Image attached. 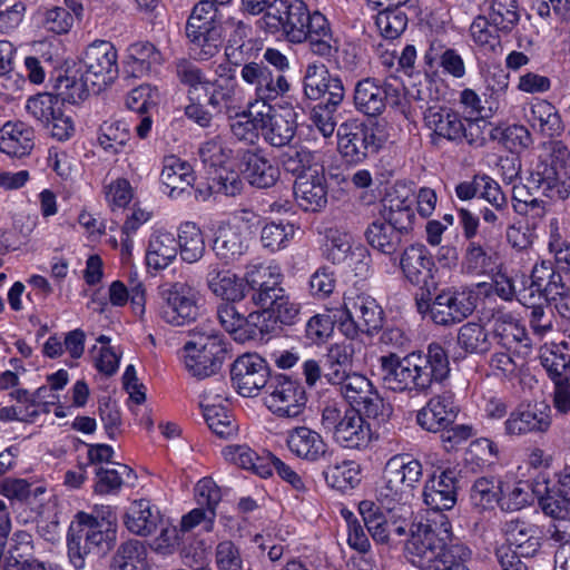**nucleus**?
<instances>
[{
    "instance_id": "nucleus-64",
    "label": "nucleus",
    "mask_w": 570,
    "mask_h": 570,
    "mask_svg": "<svg viewBox=\"0 0 570 570\" xmlns=\"http://www.w3.org/2000/svg\"><path fill=\"white\" fill-rule=\"evenodd\" d=\"M375 24L385 39L399 38L407 27V16L401 9L385 8L375 19Z\"/></svg>"
},
{
    "instance_id": "nucleus-59",
    "label": "nucleus",
    "mask_w": 570,
    "mask_h": 570,
    "mask_svg": "<svg viewBox=\"0 0 570 570\" xmlns=\"http://www.w3.org/2000/svg\"><path fill=\"white\" fill-rule=\"evenodd\" d=\"M527 278L524 275L509 276L498 273L493 281V292L500 298L511 302L517 298L523 305H528Z\"/></svg>"
},
{
    "instance_id": "nucleus-8",
    "label": "nucleus",
    "mask_w": 570,
    "mask_h": 570,
    "mask_svg": "<svg viewBox=\"0 0 570 570\" xmlns=\"http://www.w3.org/2000/svg\"><path fill=\"white\" fill-rule=\"evenodd\" d=\"M448 541H452L451 523L441 515L439 523L420 524L417 531L412 533L406 544L407 558L422 570L432 569Z\"/></svg>"
},
{
    "instance_id": "nucleus-14",
    "label": "nucleus",
    "mask_w": 570,
    "mask_h": 570,
    "mask_svg": "<svg viewBox=\"0 0 570 570\" xmlns=\"http://www.w3.org/2000/svg\"><path fill=\"white\" fill-rule=\"evenodd\" d=\"M265 404L278 417H297L306 406L307 397L303 385L285 375L271 377Z\"/></svg>"
},
{
    "instance_id": "nucleus-9",
    "label": "nucleus",
    "mask_w": 570,
    "mask_h": 570,
    "mask_svg": "<svg viewBox=\"0 0 570 570\" xmlns=\"http://www.w3.org/2000/svg\"><path fill=\"white\" fill-rule=\"evenodd\" d=\"M343 309L346 318L340 324L341 331L348 338L358 333L373 335L383 327L384 312L372 296L360 293L344 297Z\"/></svg>"
},
{
    "instance_id": "nucleus-20",
    "label": "nucleus",
    "mask_w": 570,
    "mask_h": 570,
    "mask_svg": "<svg viewBox=\"0 0 570 570\" xmlns=\"http://www.w3.org/2000/svg\"><path fill=\"white\" fill-rule=\"evenodd\" d=\"M286 445L293 455L308 463L323 462L334 454L323 435L305 425L287 431Z\"/></svg>"
},
{
    "instance_id": "nucleus-29",
    "label": "nucleus",
    "mask_w": 570,
    "mask_h": 570,
    "mask_svg": "<svg viewBox=\"0 0 570 570\" xmlns=\"http://www.w3.org/2000/svg\"><path fill=\"white\" fill-rule=\"evenodd\" d=\"M215 79H209L212 91L208 95V106L216 111L230 107L236 99L237 81L235 71L228 62L215 68Z\"/></svg>"
},
{
    "instance_id": "nucleus-49",
    "label": "nucleus",
    "mask_w": 570,
    "mask_h": 570,
    "mask_svg": "<svg viewBox=\"0 0 570 570\" xmlns=\"http://www.w3.org/2000/svg\"><path fill=\"white\" fill-rule=\"evenodd\" d=\"M491 335L508 351L528 341L525 328L511 314H500L493 318Z\"/></svg>"
},
{
    "instance_id": "nucleus-60",
    "label": "nucleus",
    "mask_w": 570,
    "mask_h": 570,
    "mask_svg": "<svg viewBox=\"0 0 570 570\" xmlns=\"http://www.w3.org/2000/svg\"><path fill=\"white\" fill-rule=\"evenodd\" d=\"M540 362L553 384L570 380V355L559 346L542 350Z\"/></svg>"
},
{
    "instance_id": "nucleus-6",
    "label": "nucleus",
    "mask_w": 570,
    "mask_h": 570,
    "mask_svg": "<svg viewBox=\"0 0 570 570\" xmlns=\"http://www.w3.org/2000/svg\"><path fill=\"white\" fill-rule=\"evenodd\" d=\"M361 412L346 404H327L322 410L321 426L341 448L365 449L371 443L372 434Z\"/></svg>"
},
{
    "instance_id": "nucleus-3",
    "label": "nucleus",
    "mask_w": 570,
    "mask_h": 570,
    "mask_svg": "<svg viewBox=\"0 0 570 570\" xmlns=\"http://www.w3.org/2000/svg\"><path fill=\"white\" fill-rule=\"evenodd\" d=\"M245 281L252 289V302L269 311L276 322L284 325L295 323L299 314L296 304L282 286L284 275L275 264H250L245 273Z\"/></svg>"
},
{
    "instance_id": "nucleus-1",
    "label": "nucleus",
    "mask_w": 570,
    "mask_h": 570,
    "mask_svg": "<svg viewBox=\"0 0 570 570\" xmlns=\"http://www.w3.org/2000/svg\"><path fill=\"white\" fill-rule=\"evenodd\" d=\"M379 362L385 387L399 393H425L434 382H442L450 373L448 353L439 343H431L426 353L412 352L403 357L389 352Z\"/></svg>"
},
{
    "instance_id": "nucleus-7",
    "label": "nucleus",
    "mask_w": 570,
    "mask_h": 570,
    "mask_svg": "<svg viewBox=\"0 0 570 570\" xmlns=\"http://www.w3.org/2000/svg\"><path fill=\"white\" fill-rule=\"evenodd\" d=\"M424 126L432 131V142L445 139L454 144L466 142L470 146L481 147L485 138L478 120L462 118L452 108L433 105L423 112Z\"/></svg>"
},
{
    "instance_id": "nucleus-55",
    "label": "nucleus",
    "mask_w": 570,
    "mask_h": 570,
    "mask_svg": "<svg viewBox=\"0 0 570 570\" xmlns=\"http://www.w3.org/2000/svg\"><path fill=\"white\" fill-rule=\"evenodd\" d=\"M53 88L60 101L69 104H78L85 100L90 92L94 94V87L86 80L83 72L80 78L70 75L59 76Z\"/></svg>"
},
{
    "instance_id": "nucleus-45",
    "label": "nucleus",
    "mask_w": 570,
    "mask_h": 570,
    "mask_svg": "<svg viewBox=\"0 0 570 570\" xmlns=\"http://www.w3.org/2000/svg\"><path fill=\"white\" fill-rule=\"evenodd\" d=\"M177 247L184 262L193 264L198 262L205 254L206 245L200 228L190 222L180 225Z\"/></svg>"
},
{
    "instance_id": "nucleus-27",
    "label": "nucleus",
    "mask_w": 570,
    "mask_h": 570,
    "mask_svg": "<svg viewBox=\"0 0 570 570\" xmlns=\"http://www.w3.org/2000/svg\"><path fill=\"white\" fill-rule=\"evenodd\" d=\"M503 533L507 543L523 558H533L541 549V537L538 528L520 519L504 523Z\"/></svg>"
},
{
    "instance_id": "nucleus-2",
    "label": "nucleus",
    "mask_w": 570,
    "mask_h": 570,
    "mask_svg": "<svg viewBox=\"0 0 570 570\" xmlns=\"http://www.w3.org/2000/svg\"><path fill=\"white\" fill-rule=\"evenodd\" d=\"M77 529L70 528L68 534V557L75 569L85 567V556L97 552L106 553L117 535V518L109 507L95 510L92 513L79 512Z\"/></svg>"
},
{
    "instance_id": "nucleus-40",
    "label": "nucleus",
    "mask_w": 570,
    "mask_h": 570,
    "mask_svg": "<svg viewBox=\"0 0 570 570\" xmlns=\"http://www.w3.org/2000/svg\"><path fill=\"white\" fill-rule=\"evenodd\" d=\"M223 455L226 461L245 470H250L261 478L269 476L268 453L259 456L253 449L246 444H232L223 449Z\"/></svg>"
},
{
    "instance_id": "nucleus-34",
    "label": "nucleus",
    "mask_w": 570,
    "mask_h": 570,
    "mask_svg": "<svg viewBox=\"0 0 570 570\" xmlns=\"http://www.w3.org/2000/svg\"><path fill=\"white\" fill-rule=\"evenodd\" d=\"M305 42L312 53L330 59L338 51V40L334 38L331 24L324 14H316L306 29Z\"/></svg>"
},
{
    "instance_id": "nucleus-43",
    "label": "nucleus",
    "mask_w": 570,
    "mask_h": 570,
    "mask_svg": "<svg viewBox=\"0 0 570 570\" xmlns=\"http://www.w3.org/2000/svg\"><path fill=\"white\" fill-rule=\"evenodd\" d=\"M494 265V252L490 245L481 244L475 239L469 240L462 261L464 273L475 276L484 275L492 271Z\"/></svg>"
},
{
    "instance_id": "nucleus-25",
    "label": "nucleus",
    "mask_w": 570,
    "mask_h": 570,
    "mask_svg": "<svg viewBox=\"0 0 570 570\" xmlns=\"http://www.w3.org/2000/svg\"><path fill=\"white\" fill-rule=\"evenodd\" d=\"M293 193L297 205L305 212L317 213L327 204V181L324 169L312 170L295 179Z\"/></svg>"
},
{
    "instance_id": "nucleus-28",
    "label": "nucleus",
    "mask_w": 570,
    "mask_h": 570,
    "mask_svg": "<svg viewBox=\"0 0 570 570\" xmlns=\"http://www.w3.org/2000/svg\"><path fill=\"white\" fill-rule=\"evenodd\" d=\"M35 147V130L23 121H8L0 128V151L21 158Z\"/></svg>"
},
{
    "instance_id": "nucleus-23",
    "label": "nucleus",
    "mask_w": 570,
    "mask_h": 570,
    "mask_svg": "<svg viewBox=\"0 0 570 570\" xmlns=\"http://www.w3.org/2000/svg\"><path fill=\"white\" fill-rule=\"evenodd\" d=\"M459 407L450 392L438 394L429 400L416 414V423L428 432H440L452 425Z\"/></svg>"
},
{
    "instance_id": "nucleus-39",
    "label": "nucleus",
    "mask_w": 570,
    "mask_h": 570,
    "mask_svg": "<svg viewBox=\"0 0 570 570\" xmlns=\"http://www.w3.org/2000/svg\"><path fill=\"white\" fill-rule=\"evenodd\" d=\"M352 350L345 345L334 344L323 356L324 379L332 385H341L351 372Z\"/></svg>"
},
{
    "instance_id": "nucleus-57",
    "label": "nucleus",
    "mask_w": 570,
    "mask_h": 570,
    "mask_svg": "<svg viewBox=\"0 0 570 570\" xmlns=\"http://www.w3.org/2000/svg\"><path fill=\"white\" fill-rule=\"evenodd\" d=\"M200 405L204 419L213 433L222 439H227L236 433V424L225 406L206 403V399Z\"/></svg>"
},
{
    "instance_id": "nucleus-37",
    "label": "nucleus",
    "mask_w": 570,
    "mask_h": 570,
    "mask_svg": "<svg viewBox=\"0 0 570 570\" xmlns=\"http://www.w3.org/2000/svg\"><path fill=\"white\" fill-rule=\"evenodd\" d=\"M177 239L169 232H156L151 235L146 253L147 265L154 269H164L176 259Z\"/></svg>"
},
{
    "instance_id": "nucleus-32",
    "label": "nucleus",
    "mask_w": 570,
    "mask_h": 570,
    "mask_svg": "<svg viewBox=\"0 0 570 570\" xmlns=\"http://www.w3.org/2000/svg\"><path fill=\"white\" fill-rule=\"evenodd\" d=\"M195 180L191 166L170 155L164 158L160 181L168 189L170 197H176L191 187Z\"/></svg>"
},
{
    "instance_id": "nucleus-58",
    "label": "nucleus",
    "mask_w": 570,
    "mask_h": 570,
    "mask_svg": "<svg viewBox=\"0 0 570 570\" xmlns=\"http://www.w3.org/2000/svg\"><path fill=\"white\" fill-rule=\"evenodd\" d=\"M115 465L111 469L98 468L96 470L95 492L97 494H115L121 489L125 478H135L132 469L128 465L121 463Z\"/></svg>"
},
{
    "instance_id": "nucleus-17",
    "label": "nucleus",
    "mask_w": 570,
    "mask_h": 570,
    "mask_svg": "<svg viewBox=\"0 0 570 570\" xmlns=\"http://www.w3.org/2000/svg\"><path fill=\"white\" fill-rule=\"evenodd\" d=\"M230 379L237 392L246 397H253L262 389L267 390L269 371L264 358L257 354L239 356L230 367Z\"/></svg>"
},
{
    "instance_id": "nucleus-4",
    "label": "nucleus",
    "mask_w": 570,
    "mask_h": 570,
    "mask_svg": "<svg viewBox=\"0 0 570 570\" xmlns=\"http://www.w3.org/2000/svg\"><path fill=\"white\" fill-rule=\"evenodd\" d=\"M184 344V364L188 373L199 380L218 373L226 360L224 336L210 323H202L189 332Z\"/></svg>"
},
{
    "instance_id": "nucleus-52",
    "label": "nucleus",
    "mask_w": 570,
    "mask_h": 570,
    "mask_svg": "<svg viewBox=\"0 0 570 570\" xmlns=\"http://www.w3.org/2000/svg\"><path fill=\"white\" fill-rule=\"evenodd\" d=\"M391 473H399V480L411 490H415L423 476L422 463L411 454H395L387 460L385 466Z\"/></svg>"
},
{
    "instance_id": "nucleus-31",
    "label": "nucleus",
    "mask_w": 570,
    "mask_h": 570,
    "mask_svg": "<svg viewBox=\"0 0 570 570\" xmlns=\"http://www.w3.org/2000/svg\"><path fill=\"white\" fill-rule=\"evenodd\" d=\"M161 522L163 518L159 510L144 499L134 501L124 517L126 528L131 533L140 537L154 533Z\"/></svg>"
},
{
    "instance_id": "nucleus-30",
    "label": "nucleus",
    "mask_w": 570,
    "mask_h": 570,
    "mask_svg": "<svg viewBox=\"0 0 570 570\" xmlns=\"http://www.w3.org/2000/svg\"><path fill=\"white\" fill-rule=\"evenodd\" d=\"M210 292L226 303H239L245 297L247 284L230 271H222L217 265H212L206 277Z\"/></svg>"
},
{
    "instance_id": "nucleus-15",
    "label": "nucleus",
    "mask_w": 570,
    "mask_h": 570,
    "mask_svg": "<svg viewBox=\"0 0 570 570\" xmlns=\"http://www.w3.org/2000/svg\"><path fill=\"white\" fill-rule=\"evenodd\" d=\"M552 425L550 405L544 402L521 403L513 409L503 422V433L509 438L529 434H544Z\"/></svg>"
},
{
    "instance_id": "nucleus-54",
    "label": "nucleus",
    "mask_w": 570,
    "mask_h": 570,
    "mask_svg": "<svg viewBox=\"0 0 570 570\" xmlns=\"http://www.w3.org/2000/svg\"><path fill=\"white\" fill-rule=\"evenodd\" d=\"M358 512L362 517V522L373 540L379 543L387 542L390 535L389 523L375 502L370 500L361 501Z\"/></svg>"
},
{
    "instance_id": "nucleus-44",
    "label": "nucleus",
    "mask_w": 570,
    "mask_h": 570,
    "mask_svg": "<svg viewBox=\"0 0 570 570\" xmlns=\"http://www.w3.org/2000/svg\"><path fill=\"white\" fill-rule=\"evenodd\" d=\"M527 120L533 128H538L542 134L553 136L562 129L561 118L554 106L543 99H535L530 104Z\"/></svg>"
},
{
    "instance_id": "nucleus-36",
    "label": "nucleus",
    "mask_w": 570,
    "mask_h": 570,
    "mask_svg": "<svg viewBox=\"0 0 570 570\" xmlns=\"http://www.w3.org/2000/svg\"><path fill=\"white\" fill-rule=\"evenodd\" d=\"M364 237L373 249L393 256L401 248L404 235L382 219H375L366 227Z\"/></svg>"
},
{
    "instance_id": "nucleus-18",
    "label": "nucleus",
    "mask_w": 570,
    "mask_h": 570,
    "mask_svg": "<svg viewBox=\"0 0 570 570\" xmlns=\"http://www.w3.org/2000/svg\"><path fill=\"white\" fill-rule=\"evenodd\" d=\"M556 476L557 481L552 485L546 479H537L533 493L546 515L566 517L570 508V466H566Z\"/></svg>"
},
{
    "instance_id": "nucleus-19",
    "label": "nucleus",
    "mask_w": 570,
    "mask_h": 570,
    "mask_svg": "<svg viewBox=\"0 0 570 570\" xmlns=\"http://www.w3.org/2000/svg\"><path fill=\"white\" fill-rule=\"evenodd\" d=\"M340 386L350 407L362 411L373 419L383 414V399L366 376L354 372Z\"/></svg>"
},
{
    "instance_id": "nucleus-10",
    "label": "nucleus",
    "mask_w": 570,
    "mask_h": 570,
    "mask_svg": "<svg viewBox=\"0 0 570 570\" xmlns=\"http://www.w3.org/2000/svg\"><path fill=\"white\" fill-rule=\"evenodd\" d=\"M118 55L114 45L106 40H96L82 53L81 68L86 80L98 95L108 88L118 77Z\"/></svg>"
},
{
    "instance_id": "nucleus-53",
    "label": "nucleus",
    "mask_w": 570,
    "mask_h": 570,
    "mask_svg": "<svg viewBox=\"0 0 570 570\" xmlns=\"http://www.w3.org/2000/svg\"><path fill=\"white\" fill-rule=\"evenodd\" d=\"M268 122L267 128L263 132V137L271 146H287L295 137L297 125L289 112L287 115L274 114V116L268 119Z\"/></svg>"
},
{
    "instance_id": "nucleus-12",
    "label": "nucleus",
    "mask_w": 570,
    "mask_h": 570,
    "mask_svg": "<svg viewBox=\"0 0 570 570\" xmlns=\"http://www.w3.org/2000/svg\"><path fill=\"white\" fill-rule=\"evenodd\" d=\"M161 305L159 316L173 326H184L198 315L197 292L185 282L165 283L159 286Z\"/></svg>"
},
{
    "instance_id": "nucleus-63",
    "label": "nucleus",
    "mask_w": 570,
    "mask_h": 570,
    "mask_svg": "<svg viewBox=\"0 0 570 570\" xmlns=\"http://www.w3.org/2000/svg\"><path fill=\"white\" fill-rule=\"evenodd\" d=\"M61 107L62 102L60 99L50 92H42L30 97L26 105L27 112L47 127H49L50 119L56 115V111Z\"/></svg>"
},
{
    "instance_id": "nucleus-61",
    "label": "nucleus",
    "mask_w": 570,
    "mask_h": 570,
    "mask_svg": "<svg viewBox=\"0 0 570 570\" xmlns=\"http://www.w3.org/2000/svg\"><path fill=\"white\" fill-rule=\"evenodd\" d=\"M292 0H273L268 11L257 21L258 27L271 35L283 36L289 20Z\"/></svg>"
},
{
    "instance_id": "nucleus-33",
    "label": "nucleus",
    "mask_w": 570,
    "mask_h": 570,
    "mask_svg": "<svg viewBox=\"0 0 570 570\" xmlns=\"http://www.w3.org/2000/svg\"><path fill=\"white\" fill-rule=\"evenodd\" d=\"M247 249V244L238 226L222 224L215 232L213 250L215 255L228 264L238 259Z\"/></svg>"
},
{
    "instance_id": "nucleus-41",
    "label": "nucleus",
    "mask_w": 570,
    "mask_h": 570,
    "mask_svg": "<svg viewBox=\"0 0 570 570\" xmlns=\"http://www.w3.org/2000/svg\"><path fill=\"white\" fill-rule=\"evenodd\" d=\"M190 51L198 60L214 57L222 46V28L203 26L202 29L185 28Z\"/></svg>"
},
{
    "instance_id": "nucleus-42",
    "label": "nucleus",
    "mask_w": 570,
    "mask_h": 570,
    "mask_svg": "<svg viewBox=\"0 0 570 570\" xmlns=\"http://www.w3.org/2000/svg\"><path fill=\"white\" fill-rule=\"evenodd\" d=\"M456 344L466 354L482 355L491 350L492 335L481 323L466 322L458 331Z\"/></svg>"
},
{
    "instance_id": "nucleus-11",
    "label": "nucleus",
    "mask_w": 570,
    "mask_h": 570,
    "mask_svg": "<svg viewBox=\"0 0 570 570\" xmlns=\"http://www.w3.org/2000/svg\"><path fill=\"white\" fill-rule=\"evenodd\" d=\"M402 83L395 77L383 81L375 78L358 80L354 88L355 108L367 116L381 115L387 105L397 106L401 102Z\"/></svg>"
},
{
    "instance_id": "nucleus-48",
    "label": "nucleus",
    "mask_w": 570,
    "mask_h": 570,
    "mask_svg": "<svg viewBox=\"0 0 570 570\" xmlns=\"http://www.w3.org/2000/svg\"><path fill=\"white\" fill-rule=\"evenodd\" d=\"M490 138L511 153H520L533 142L528 128L517 124L494 127L490 132Z\"/></svg>"
},
{
    "instance_id": "nucleus-46",
    "label": "nucleus",
    "mask_w": 570,
    "mask_h": 570,
    "mask_svg": "<svg viewBox=\"0 0 570 570\" xmlns=\"http://www.w3.org/2000/svg\"><path fill=\"white\" fill-rule=\"evenodd\" d=\"M289 20L282 37L291 43H303L306 39L307 28L320 11L309 12L302 0H292V8L288 9Z\"/></svg>"
},
{
    "instance_id": "nucleus-50",
    "label": "nucleus",
    "mask_w": 570,
    "mask_h": 570,
    "mask_svg": "<svg viewBox=\"0 0 570 570\" xmlns=\"http://www.w3.org/2000/svg\"><path fill=\"white\" fill-rule=\"evenodd\" d=\"M130 126L122 120L104 121L99 127L98 142L104 150L119 154L130 140Z\"/></svg>"
},
{
    "instance_id": "nucleus-51",
    "label": "nucleus",
    "mask_w": 570,
    "mask_h": 570,
    "mask_svg": "<svg viewBox=\"0 0 570 570\" xmlns=\"http://www.w3.org/2000/svg\"><path fill=\"white\" fill-rule=\"evenodd\" d=\"M493 28L502 33H510L520 21L517 0H491L488 16Z\"/></svg>"
},
{
    "instance_id": "nucleus-21",
    "label": "nucleus",
    "mask_w": 570,
    "mask_h": 570,
    "mask_svg": "<svg viewBox=\"0 0 570 570\" xmlns=\"http://www.w3.org/2000/svg\"><path fill=\"white\" fill-rule=\"evenodd\" d=\"M410 190L404 186L390 188L383 198L382 220L402 235H409L413 229L415 214Z\"/></svg>"
},
{
    "instance_id": "nucleus-47",
    "label": "nucleus",
    "mask_w": 570,
    "mask_h": 570,
    "mask_svg": "<svg viewBox=\"0 0 570 570\" xmlns=\"http://www.w3.org/2000/svg\"><path fill=\"white\" fill-rule=\"evenodd\" d=\"M146 548L139 540L121 543L115 552L110 570H145Z\"/></svg>"
},
{
    "instance_id": "nucleus-56",
    "label": "nucleus",
    "mask_w": 570,
    "mask_h": 570,
    "mask_svg": "<svg viewBox=\"0 0 570 570\" xmlns=\"http://www.w3.org/2000/svg\"><path fill=\"white\" fill-rule=\"evenodd\" d=\"M533 483L517 482L513 484H501L499 505L504 511H519L532 502Z\"/></svg>"
},
{
    "instance_id": "nucleus-13",
    "label": "nucleus",
    "mask_w": 570,
    "mask_h": 570,
    "mask_svg": "<svg viewBox=\"0 0 570 570\" xmlns=\"http://www.w3.org/2000/svg\"><path fill=\"white\" fill-rule=\"evenodd\" d=\"M476 301L473 291L443 288L432 298L431 321L443 327L456 325L473 314Z\"/></svg>"
},
{
    "instance_id": "nucleus-26",
    "label": "nucleus",
    "mask_w": 570,
    "mask_h": 570,
    "mask_svg": "<svg viewBox=\"0 0 570 570\" xmlns=\"http://www.w3.org/2000/svg\"><path fill=\"white\" fill-rule=\"evenodd\" d=\"M400 267L405 279L416 286H429L435 271L433 256L422 244L410 245L403 250Z\"/></svg>"
},
{
    "instance_id": "nucleus-5",
    "label": "nucleus",
    "mask_w": 570,
    "mask_h": 570,
    "mask_svg": "<svg viewBox=\"0 0 570 570\" xmlns=\"http://www.w3.org/2000/svg\"><path fill=\"white\" fill-rule=\"evenodd\" d=\"M548 154L540 157L531 170L528 184L551 199L570 195V150L560 140L547 145Z\"/></svg>"
},
{
    "instance_id": "nucleus-38",
    "label": "nucleus",
    "mask_w": 570,
    "mask_h": 570,
    "mask_svg": "<svg viewBox=\"0 0 570 570\" xmlns=\"http://www.w3.org/2000/svg\"><path fill=\"white\" fill-rule=\"evenodd\" d=\"M414 491L399 480V473H391L386 468L383 470V482L376 489V500L386 510L392 511L399 505H405L413 498Z\"/></svg>"
},
{
    "instance_id": "nucleus-35",
    "label": "nucleus",
    "mask_w": 570,
    "mask_h": 570,
    "mask_svg": "<svg viewBox=\"0 0 570 570\" xmlns=\"http://www.w3.org/2000/svg\"><path fill=\"white\" fill-rule=\"evenodd\" d=\"M326 468L323 476L327 485L338 491H347L357 487L361 482V466L352 460H325Z\"/></svg>"
},
{
    "instance_id": "nucleus-22",
    "label": "nucleus",
    "mask_w": 570,
    "mask_h": 570,
    "mask_svg": "<svg viewBox=\"0 0 570 570\" xmlns=\"http://www.w3.org/2000/svg\"><path fill=\"white\" fill-rule=\"evenodd\" d=\"M238 159L244 178L256 188H271L279 179L278 167L262 148L242 150L238 153Z\"/></svg>"
},
{
    "instance_id": "nucleus-24",
    "label": "nucleus",
    "mask_w": 570,
    "mask_h": 570,
    "mask_svg": "<svg viewBox=\"0 0 570 570\" xmlns=\"http://www.w3.org/2000/svg\"><path fill=\"white\" fill-rule=\"evenodd\" d=\"M459 482L456 471L451 469L432 475L424 485V503L434 511L452 509L458 500Z\"/></svg>"
},
{
    "instance_id": "nucleus-62",
    "label": "nucleus",
    "mask_w": 570,
    "mask_h": 570,
    "mask_svg": "<svg viewBox=\"0 0 570 570\" xmlns=\"http://www.w3.org/2000/svg\"><path fill=\"white\" fill-rule=\"evenodd\" d=\"M282 165L286 173L298 179L303 175L309 174L312 170H320L322 167L315 163V153L307 148L289 150L282 155Z\"/></svg>"
},
{
    "instance_id": "nucleus-16",
    "label": "nucleus",
    "mask_w": 570,
    "mask_h": 570,
    "mask_svg": "<svg viewBox=\"0 0 570 570\" xmlns=\"http://www.w3.org/2000/svg\"><path fill=\"white\" fill-rule=\"evenodd\" d=\"M337 147L342 157L351 164L363 161L370 153H376L381 140L373 128L358 121L343 122L337 129Z\"/></svg>"
}]
</instances>
